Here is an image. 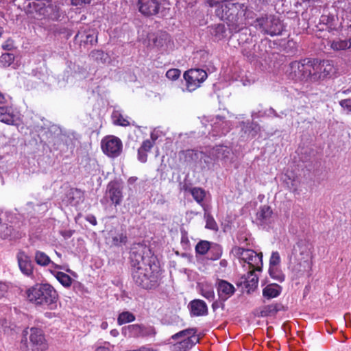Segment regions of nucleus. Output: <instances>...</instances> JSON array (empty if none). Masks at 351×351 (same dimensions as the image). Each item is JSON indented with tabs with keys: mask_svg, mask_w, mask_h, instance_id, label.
<instances>
[{
	"mask_svg": "<svg viewBox=\"0 0 351 351\" xmlns=\"http://www.w3.org/2000/svg\"><path fill=\"white\" fill-rule=\"evenodd\" d=\"M269 273L273 279L276 280L280 282L285 280V275L278 266L269 267Z\"/></svg>",
	"mask_w": 351,
	"mask_h": 351,
	"instance_id": "46",
	"label": "nucleus"
},
{
	"mask_svg": "<svg viewBox=\"0 0 351 351\" xmlns=\"http://www.w3.org/2000/svg\"><path fill=\"white\" fill-rule=\"evenodd\" d=\"M265 114H266V112H262V111L259 110L258 112H253L252 116L254 118H259V117H264Z\"/></svg>",
	"mask_w": 351,
	"mask_h": 351,
	"instance_id": "63",
	"label": "nucleus"
},
{
	"mask_svg": "<svg viewBox=\"0 0 351 351\" xmlns=\"http://www.w3.org/2000/svg\"><path fill=\"white\" fill-rule=\"evenodd\" d=\"M224 302H225V301L221 300L219 298V300H216V301L213 302V303L212 304L213 310L214 311H215L219 308H221L222 309H224V307H225Z\"/></svg>",
	"mask_w": 351,
	"mask_h": 351,
	"instance_id": "57",
	"label": "nucleus"
},
{
	"mask_svg": "<svg viewBox=\"0 0 351 351\" xmlns=\"http://www.w3.org/2000/svg\"><path fill=\"white\" fill-rule=\"evenodd\" d=\"M21 344L29 351H45L48 348V343L42 329L31 328L29 341L27 337L21 340Z\"/></svg>",
	"mask_w": 351,
	"mask_h": 351,
	"instance_id": "8",
	"label": "nucleus"
},
{
	"mask_svg": "<svg viewBox=\"0 0 351 351\" xmlns=\"http://www.w3.org/2000/svg\"><path fill=\"white\" fill-rule=\"evenodd\" d=\"M152 140L147 139L143 141L141 148L147 152H149L152 148L154 147L155 144V141L156 140V137H154V135H151Z\"/></svg>",
	"mask_w": 351,
	"mask_h": 351,
	"instance_id": "51",
	"label": "nucleus"
},
{
	"mask_svg": "<svg viewBox=\"0 0 351 351\" xmlns=\"http://www.w3.org/2000/svg\"><path fill=\"white\" fill-rule=\"evenodd\" d=\"M252 45L253 41L250 44L242 45L241 47V53L251 62L256 60Z\"/></svg>",
	"mask_w": 351,
	"mask_h": 351,
	"instance_id": "40",
	"label": "nucleus"
},
{
	"mask_svg": "<svg viewBox=\"0 0 351 351\" xmlns=\"http://www.w3.org/2000/svg\"><path fill=\"white\" fill-rule=\"evenodd\" d=\"M338 21V18L332 14H322L319 18L317 27L321 31L330 32L337 29Z\"/></svg>",
	"mask_w": 351,
	"mask_h": 351,
	"instance_id": "18",
	"label": "nucleus"
},
{
	"mask_svg": "<svg viewBox=\"0 0 351 351\" xmlns=\"http://www.w3.org/2000/svg\"><path fill=\"white\" fill-rule=\"evenodd\" d=\"M280 263V254L278 252H273L269 259V267L278 266Z\"/></svg>",
	"mask_w": 351,
	"mask_h": 351,
	"instance_id": "53",
	"label": "nucleus"
},
{
	"mask_svg": "<svg viewBox=\"0 0 351 351\" xmlns=\"http://www.w3.org/2000/svg\"><path fill=\"white\" fill-rule=\"evenodd\" d=\"M201 295L209 301H212L215 299V292L212 287H203L201 289Z\"/></svg>",
	"mask_w": 351,
	"mask_h": 351,
	"instance_id": "50",
	"label": "nucleus"
},
{
	"mask_svg": "<svg viewBox=\"0 0 351 351\" xmlns=\"http://www.w3.org/2000/svg\"><path fill=\"white\" fill-rule=\"evenodd\" d=\"M122 187L117 182H110L107 186V194L112 204L120 205L123 199Z\"/></svg>",
	"mask_w": 351,
	"mask_h": 351,
	"instance_id": "15",
	"label": "nucleus"
},
{
	"mask_svg": "<svg viewBox=\"0 0 351 351\" xmlns=\"http://www.w3.org/2000/svg\"><path fill=\"white\" fill-rule=\"evenodd\" d=\"M18 8L24 12L28 19L57 21L58 9L51 4V0H14Z\"/></svg>",
	"mask_w": 351,
	"mask_h": 351,
	"instance_id": "2",
	"label": "nucleus"
},
{
	"mask_svg": "<svg viewBox=\"0 0 351 351\" xmlns=\"http://www.w3.org/2000/svg\"><path fill=\"white\" fill-rule=\"evenodd\" d=\"M211 242L202 240L199 241L195 245V252L199 255H205L210 248Z\"/></svg>",
	"mask_w": 351,
	"mask_h": 351,
	"instance_id": "41",
	"label": "nucleus"
},
{
	"mask_svg": "<svg viewBox=\"0 0 351 351\" xmlns=\"http://www.w3.org/2000/svg\"><path fill=\"white\" fill-rule=\"evenodd\" d=\"M255 27L264 35L275 36L281 35L284 25L280 19L274 14H265L254 21Z\"/></svg>",
	"mask_w": 351,
	"mask_h": 351,
	"instance_id": "5",
	"label": "nucleus"
},
{
	"mask_svg": "<svg viewBox=\"0 0 351 351\" xmlns=\"http://www.w3.org/2000/svg\"><path fill=\"white\" fill-rule=\"evenodd\" d=\"M122 333L124 336L130 337H146L154 336L156 330L154 326H146L143 324H132L122 328Z\"/></svg>",
	"mask_w": 351,
	"mask_h": 351,
	"instance_id": "11",
	"label": "nucleus"
},
{
	"mask_svg": "<svg viewBox=\"0 0 351 351\" xmlns=\"http://www.w3.org/2000/svg\"><path fill=\"white\" fill-rule=\"evenodd\" d=\"M222 247L220 245L211 243L210 248L208 252V259L212 261H216L221 258L222 255Z\"/></svg>",
	"mask_w": 351,
	"mask_h": 351,
	"instance_id": "33",
	"label": "nucleus"
},
{
	"mask_svg": "<svg viewBox=\"0 0 351 351\" xmlns=\"http://www.w3.org/2000/svg\"><path fill=\"white\" fill-rule=\"evenodd\" d=\"M27 300L37 306L56 305L58 295L49 284L38 283L26 291Z\"/></svg>",
	"mask_w": 351,
	"mask_h": 351,
	"instance_id": "4",
	"label": "nucleus"
},
{
	"mask_svg": "<svg viewBox=\"0 0 351 351\" xmlns=\"http://www.w3.org/2000/svg\"><path fill=\"white\" fill-rule=\"evenodd\" d=\"M204 217L206 219V228L212 230H217L218 229V226L210 213L206 212Z\"/></svg>",
	"mask_w": 351,
	"mask_h": 351,
	"instance_id": "48",
	"label": "nucleus"
},
{
	"mask_svg": "<svg viewBox=\"0 0 351 351\" xmlns=\"http://www.w3.org/2000/svg\"><path fill=\"white\" fill-rule=\"evenodd\" d=\"M253 50L255 56V60L258 58H263L265 56L267 50H266V45L263 43V42H261L258 44H254L253 43L252 45Z\"/></svg>",
	"mask_w": 351,
	"mask_h": 351,
	"instance_id": "44",
	"label": "nucleus"
},
{
	"mask_svg": "<svg viewBox=\"0 0 351 351\" xmlns=\"http://www.w3.org/2000/svg\"><path fill=\"white\" fill-rule=\"evenodd\" d=\"M230 153V149L226 146L216 145L210 152L214 160H225L228 158Z\"/></svg>",
	"mask_w": 351,
	"mask_h": 351,
	"instance_id": "28",
	"label": "nucleus"
},
{
	"mask_svg": "<svg viewBox=\"0 0 351 351\" xmlns=\"http://www.w3.org/2000/svg\"><path fill=\"white\" fill-rule=\"evenodd\" d=\"M245 250V249L243 247H234L232 249V252L234 253L235 256H237L238 258H239L241 260Z\"/></svg>",
	"mask_w": 351,
	"mask_h": 351,
	"instance_id": "58",
	"label": "nucleus"
},
{
	"mask_svg": "<svg viewBox=\"0 0 351 351\" xmlns=\"http://www.w3.org/2000/svg\"><path fill=\"white\" fill-rule=\"evenodd\" d=\"M311 82L330 77L335 73V68L331 60L311 58Z\"/></svg>",
	"mask_w": 351,
	"mask_h": 351,
	"instance_id": "7",
	"label": "nucleus"
},
{
	"mask_svg": "<svg viewBox=\"0 0 351 351\" xmlns=\"http://www.w3.org/2000/svg\"><path fill=\"white\" fill-rule=\"evenodd\" d=\"M156 258L145 257L139 251L130 254L131 274L134 283L144 289H154L160 283V269Z\"/></svg>",
	"mask_w": 351,
	"mask_h": 351,
	"instance_id": "1",
	"label": "nucleus"
},
{
	"mask_svg": "<svg viewBox=\"0 0 351 351\" xmlns=\"http://www.w3.org/2000/svg\"><path fill=\"white\" fill-rule=\"evenodd\" d=\"M111 118L114 125L122 127H127L130 125L129 121L124 118L119 110H114L112 113Z\"/></svg>",
	"mask_w": 351,
	"mask_h": 351,
	"instance_id": "34",
	"label": "nucleus"
},
{
	"mask_svg": "<svg viewBox=\"0 0 351 351\" xmlns=\"http://www.w3.org/2000/svg\"><path fill=\"white\" fill-rule=\"evenodd\" d=\"M153 43L158 48L165 49L171 45V37L169 34L165 32H160L156 35Z\"/></svg>",
	"mask_w": 351,
	"mask_h": 351,
	"instance_id": "27",
	"label": "nucleus"
},
{
	"mask_svg": "<svg viewBox=\"0 0 351 351\" xmlns=\"http://www.w3.org/2000/svg\"><path fill=\"white\" fill-rule=\"evenodd\" d=\"M90 57L97 63H106L109 56L102 50H93L90 53Z\"/></svg>",
	"mask_w": 351,
	"mask_h": 351,
	"instance_id": "38",
	"label": "nucleus"
},
{
	"mask_svg": "<svg viewBox=\"0 0 351 351\" xmlns=\"http://www.w3.org/2000/svg\"><path fill=\"white\" fill-rule=\"evenodd\" d=\"M75 40L85 45H95L97 43V32L95 29L90 28L81 29L75 36Z\"/></svg>",
	"mask_w": 351,
	"mask_h": 351,
	"instance_id": "16",
	"label": "nucleus"
},
{
	"mask_svg": "<svg viewBox=\"0 0 351 351\" xmlns=\"http://www.w3.org/2000/svg\"><path fill=\"white\" fill-rule=\"evenodd\" d=\"M14 60V56L13 53H5L0 57V62L4 67L9 66Z\"/></svg>",
	"mask_w": 351,
	"mask_h": 351,
	"instance_id": "49",
	"label": "nucleus"
},
{
	"mask_svg": "<svg viewBox=\"0 0 351 351\" xmlns=\"http://www.w3.org/2000/svg\"><path fill=\"white\" fill-rule=\"evenodd\" d=\"M251 270L260 271L263 267V254L254 251L253 254L250 256L249 261L246 262Z\"/></svg>",
	"mask_w": 351,
	"mask_h": 351,
	"instance_id": "26",
	"label": "nucleus"
},
{
	"mask_svg": "<svg viewBox=\"0 0 351 351\" xmlns=\"http://www.w3.org/2000/svg\"><path fill=\"white\" fill-rule=\"evenodd\" d=\"M93 0H71V4L76 7H83L90 5Z\"/></svg>",
	"mask_w": 351,
	"mask_h": 351,
	"instance_id": "56",
	"label": "nucleus"
},
{
	"mask_svg": "<svg viewBox=\"0 0 351 351\" xmlns=\"http://www.w3.org/2000/svg\"><path fill=\"white\" fill-rule=\"evenodd\" d=\"M193 199L199 204H201L205 198V191L199 187H194L190 190Z\"/></svg>",
	"mask_w": 351,
	"mask_h": 351,
	"instance_id": "45",
	"label": "nucleus"
},
{
	"mask_svg": "<svg viewBox=\"0 0 351 351\" xmlns=\"http://www.w3.org/2000/svg\"><path fill=\"white\" fill-rule=\"evenodd\" d=\"M16 257L21 273L27 277H32L34 266L31 257L22 250H19Z\"/></svg>",
	"mask_w": 351,
	"mask_h": 351,
	"instance_id": "12",
	"label": "nucleus"
},
{
	"mask_svg": "<svg viewBox=\"0 0 351 351\" xmlns=\"http://www.w3.org/2000/svg\"><path fill=\"white\" fill-rule=\"evenodd\" d=\"M135 319V315L133 313L129 311H123L119 315L117 323L119 325H123L126 323L134 322Z\"/></svg>",
	"mask_w": 351,
	"mask_h": 351,
	"instance_id": "42",
	"label": "nucleus"
},
{
	"mask_svg": "<svg viewBox=\"0 0 351 351\" xmlns=\"http://www.w3.org/2000/svg\"><path fill=\"white\" fill-rule=\"evenodd\" d=\"M339 105L348 113L351 114V98L341 99L339 101Z\"/></svg>",
	"mask_w": 351,
	"mask_h": 351,
	"instance_id": "54",
	"label": "nucleus"
},
{
	"mask_svg": "<svg viewBox=\"0 0 351 351\" xmlns=\"http://www.w3.org/2000/svg\"><path fill=\"white\" fill-rule=\"evenodd\" d=\"M311 68H312L311 58H304L291 62L287 72L289 78L293 81L311 82Z\"/></svg>",
	"mask_w": 351,
	"mask_h": 351,
	"instance_id": "6",
	"label": "nucleus"
},
{
	"mask_svg": "<svg viewBox=\"0 0 351 351\" xmlns=\"http://www.w3.org/2000/svg\"><path fill=\"white\" fill-rule=\"evenodd\" d=\"M179 160L185 164H190L195 162L199 158V153L195 149L182 150L179 152Z\"/></svg>",
	"mask_w": 351,
	"mask_h": 351,
	"instance_id": "25",
	"label": "nucleus"
},
{
	"mask_svg": "<svg viewBox=\"0 0 351 351\" xmlns=\"http://www.w3.org/2000/svg\"><path fill=\"white\" fill-rule=\"evenodd\" d=\"M101 146L103 152L109 157L117 158L122 152L123 144L121 139L114 136H108L102 139Z\"/></svg>",
	"mask_w": 351,
	"mask_h": 351,
	"instance_id": "10",
	"label": "nucleus"
},
{
	"mask_svg": "<svg viewBox=\"0 0 351 351\" xmlns=\"http://www.w3.org/2000/svg\"><path fill=\"white\" fill-rule=\"evenodd\" d=\"M22 237V234L15 230L12 226L7 223H2L0 221V238L2 239H9L10 240H16Z\"/></svg>",
	"mask_w": 351,
	"mask_h": 351,
	"instance_id": "21",
	"label": "nucleus"
},
{
	"mask_svg": "<svg viewBox=\"0 0 351 351\" xmlns=\"http://www.w3.org/2000/svg\"><path fill=\"white\" fill-rule=\"evenodd\" d=\"M279 306L278 304H271L263 306L258 313L260 317H268L274 315L279 311Z\"/></svg>",
	"mask_w": 351,
	"mask_h": 351,
	"instance_id": "35",
	"label": "nucleus"
},
{
	"mask_svg": "<svg viewBox=\"0 0 351 351\" xmlns=\"http://www.w3.org/2000/svg\"><path fill=\"white\" fill-rule=\"evenodd\" d=\"M16 115L10 106H0V121L7 125H16Z\"/></svg>",
	"mask_w": 351,
	"mask_h": 351,
	"instance_id": "23",
	"label": "nucleus"
},
{
	"mask_svg": "<svg viewBox=\"0 0 351 351\" xmlns=\"http://www.w3.org/2000/svg\"><path fill=\"white\" fill-rule=\"evenodd\" d=\"M199 342V337H188L171 347L172 351H188Z\"/></svg>",
	"mask_w": 351,
	"mask_h": 351,
	"instance_id": "20",
	"label": "nucleus"
},
{
	"mask_svg": "<svg viewBox=\"0 0 351 351\" xmlns=\"http://www.w3.org/2000/svg\"><path fill=\"white\" fill-rule=\"evenodd\" d=\"M283 182L289 190L293 191H295L297 190V182L294 177L285 174L283 178Z\"/></svg>",
	"mask_w": 351,
	"mask_h": 351,
	"instance_id": "47",
	"label": "nucleus"
},
{
	"mask_svg": "<svg viewBox=\"0 0 351 351\" xmlns=\"http://www.w3.org/2000/svg\"><path fill=\"white\" fill-rule=\"evenodd\" d=\"M161 5L160 0H138V11L145 16H155L158 14Z\"/></svg>",
	"mask_w": 351,
	"mask_h": 351,
	"instance_id": "14",
	"label": "nucleus"
},
{
	"mask_svg": "<svg viewBox=\"0 0 351 351\" xmlns=\"http://www.w3.org/2000/svg\"><path fill=\"white\" fill-rule=\"evenodd\" d=\"M181 245L184 250H186L189 247V240L186 236L182 237Z\"/></svg>",
	"mask_w": 351,
	"mask_h": 351,
	"instance_id": "62",
	"label": "nucleus"
},
{
	"mask_svg": "<svg viewBox=\"0 0 351 351\" xmlns=\"http://www.w3.org/2000/svg\"><path fill=\"white\" fill-rule=\"evenodd\" d=\"M247 11V6L245 3L229 1L217 8L215 14L226 22L232 32H238L241 30L239 26L245 24Z\"/></svg>",
	"mask_w": 351,
	"mask_h": 351,
	"instance_id": "3",
	"label": "nucleus"
},
{
	"mask_svg": "<svg viewBox=\"0 0 351 351\" xmlns=\"http://www.w3.org/2000/svg\"><path fill=\"white\" fill-rule=\"evenodd\" d=\"M328 46L335 51L348 49V42L347 40L335 38L328 41Z\"/></svg>",
	"mask_w": 351,
	"mask_h": 351,
	"instance_id": "32",
	"label": "nucleus"
},
{
	"mask_svg": "<svg viewBox=\"0 0 351 351\" xmlns=\"http://www.w3.org/2000/svg\"><path fill=\"white\" fill-rule=\"evenodd\" d=\"M34 258L38 265L43 267L49 265L51 262L50 258L45 252L38 250L35 252Z\"/></svg>",
	"mask_w": 351,
	"mask_h": 351,
	"instance_id": "39",
	"label": "nucleus"
},
{
	"mask_svg": "<svg viewBox=\"0 0 351 351\" xmlns=\"http://www.w3.org/2000/svg\"><path fill=\"white\" fill-rule=\"evenodd\" d=\"M108 239V243H110L111 246L114 247H121L128 243L127 234L123 232H112V231H110Z\"/></svg>",
	"mask_w": 351,
	"mask_h": 351,
	"instance_id": "24",
	"label": "nucleus"
},
{
	"mask_svg": "<svg viewBox=\"0 0 351 351\" xmlns=\"http://www.w3.org/2000/svg\"><path fill=\"white\" fill-rule=\"evenodd\" d=\"M237 40L241 47L252 43L253 38L250 33V30L247 28L242 29L239 33Z\"/></svg>",
	"mask_w": 351,
	"mask_h": 351,
	"instance_id": "36",
	"label": "nucleus"
},
{
	"mask_svg": "<svg viewBox=\"0 0 351 351\" xmlns=\"http://www.w3.org/2000/svg\"><path fill=\"white\" fill-rule=\"evenodd\" d=\"M241 124L243 125L242 131L251 138L255 137L261 131V127L257 123H245L243 121Z\"/></svg>",
	"mask_w": 351,
	"mask_h": 351,
	"instance_id": "31",
	"label": "nucleus"
},
{
	"mask_svg": "<svg viewBox=\"0 0 351 351\" xmlns=\"http://www.w3.org/2000/svg\"><path fill=\"white\" fill-rule=\"evenodd\" d=\"M55 276L58 282L65 287H69L72 284L73 279L64 272L58 271Z\"/></svg>",
	"mask_w": 351,
	"mask_h": 351,
	"instance_id": "43",
	"label": "nucleus"
},
{
	"mask_svg": "<svg viewBox=\"0 0 351 351\" xmlns=\"http://www.w3.org/2000/svg\"><path fill=\"white\" fill-rule=\"evenodd\" d=\"M147 153L148 152L144 151L141 147H139L138 149V160L142 163L146 162L147 160Z\"/></svg>",
	"mask_w": 351,
	"mask_h": 351,
	"instance_id": "55",
	"label": "nucleus"
},
{
	"mask_svg": "<svg viewBox=\"0 0 351 351\" xmlns=\"http://www.w3.org/2000/svg\"><path fill=\"white\" fill-rule=\"evenodd\" d=\"M8 285L0 281V299L4 297L5 294L8 292Z\"/></svg>",
	"mask_w": 351,
	"mask_h": 351,
	"instance_id": "60",
	"label": "nucleus"
},
{
	"mask_svg": "<svg viewBox=\"0 0 351 351\" xmlns=\"http://www.w3.org/2000/svg\"><path fill=\"white\" fill-rule=\"evenodd\" d=\"M197 332V329L196 328H189L185 330H182L174 335H173L171 337L173 340H176L179 338L183 337L186 338L188 337H198L196 334Z\"/></svg>",
	"mask_w": 351,
	"mask_h": 351,
	"instance_id": "37",
	"label": "nucleus"
},
{
	"mask_svg": "<svg viewBox=\"0 0 351 351\" xmlns=\"http://www.w3.org/2000/svg\"><path fill=\"white\" fill-rule=\"evenodd\" d=\"M188 306L192 317L206 316L208 314L207 304L204 300L195 299L189 302Z\"/></svg>",
	"mask_w": 351,
	"mask_h": 351,
	"instance_id": "17",
	"label": "nucleus"
},
{
	"mask_svg": "<svg viewBox=\"0 0 351 351\" xmlns=\"http://www.w3.org/2000/svg\"><path fill=\"white\" fill-rule=\"evenodd\" d=\"M258 278L254 274L253 270L249 271L247 274L242 276L237 282L239 287H241L243 291L250 294L253 292L258 286Z\"/></svg>",
	"mask_w": 351,
	"mask_h": 351,
	"instance_id": "13",
	"label": "nucleus"
},
{
	"mask_svg": "<svg viewBox=\"0 0 351 351\" xmlns=\"http://www.w3.org/2000/svg\"><path fill=\"white\" fill-rule=\"evenodd\" d=\"M253 250L245 249L241 258V261H243L244 263H246L247 261H249L250 256H251V254H253Z\"/></svg>",
	"mask_w": 351,
	"mask_h": 351,
	"instance_id": "59",
	"label": "nucleus"
},
{
	"mask_svg": "<svg viewBox=\"0 0 351 351\" xmlns=\"http://www.w3.org/2000/svg\"><path fill=\"white\" fill-rule=\"evenodd\" d=\"M219 298L226 301L235 292L234 286L225 280H219L217 285Z\"/></svg>",
	"mask_w": 351,
	"mask_h": 351,
	"instance_id": "19",
	"label": "nucleus"
},
{
	"mask_svg": "<svg viewBox=\"0 0 351 351\" xmlns=\"http://www.w3.org/2000/svg\"><path fill=\"white\" fill-rule=\"evenodd\" d=\"M273 211L268 205L261 206L256 213V220L261 225L269 224L272 221Z\"/></svg>",
	"mask_w": 351,
	"mask_h": 351,
	"instance_id": "22",
	"label": "nucleus"
},
{
	"mask_svg": "<svg viewBox=\"0 0 351 351\" xmlns=\"http://www.w3.org/2000/svg\"><path fill=\"white\" fill-rule=\"evenodd\" d=\"M181 74V71L178 69H171L166 73V76L168 79L171 80H177Z\"/></svg>",
	"mask_w": 351,
	"mask_h": 351,
	"instance_id": "52",
	"label": "nucleus"
},
{
	"mask_svg": "<svg viewBox=\"0 0 351 351\" xmlns=\"http://www.w3.org/2000/svg\"><path fill=\"white\" fill-rule=\"evenodd\" d=\"M95 351H111L110 348L106 346H99L96 348Z\"/></svg>",
	"mask_w": 351,
	"mask_h": 351,
	"instance_id": "64",
	"label": "nucleus"
},
{
	"mask_svg": "<svg viewBox=\"0 0 351 351\" xmlns=\"http://www.w3.org/2000/svg\"><path fill=\"white\" fill-rule=\"evenodd\" d=\"M207 73L201 69H191L184 73L186 82L187 90L190 92L195 90L206 80Z\"/></svg>",
	"mask_w": 351,
	"mask_h": 351,
	"instance_id": "9",
	"label": "nucleus"
},
{
	"mask_svg": "<svg viewBox=\"0 0 351 351\" xmlns=\"http://www.w3.org/2000/svg\"><path fill=\"white\" fill-rule=\"evenodd\" d=\"M85 219L93 226H96L97 224L96 217L93 215L89 214L86 215Z\"/></svg>",
	"mask_w": 351,
	"mask_h": 351,
	"instance_id": "61",
	"label": "nucleus"
},
{
	"mask_svg": "<svg viewBox=\"0 0 351 351\" xmlns=\"http://www.w3.org/2000/svg\"><path fill=\"white\" fill-rule=\"evenodd\" d=\"M215 41L223 40L226 36V28L223 24H217L212 26L210 29Z\"/></svg>",
	"mask_w": 351,
	"mask_h": 351,
	"instance_id": "29",
	"label": "nucleus"
},
{
	"mask_svg": "<svg viewBox=\"0 0 351 351\" xmlns=\"http://www.w3.org/2000/svg\"><path fill=\"white\" fill-rule=\"evenodd\" d=\"M281 293V287L276 284L267 285L263 289V295L267 299L278 297Z\"/></svg>",
	"mask_w": 351,
	"mask_h": 351,
	"instance_id": "30",
	"label": "nucleus"
}]
</instances>
